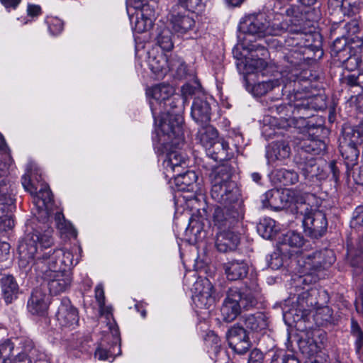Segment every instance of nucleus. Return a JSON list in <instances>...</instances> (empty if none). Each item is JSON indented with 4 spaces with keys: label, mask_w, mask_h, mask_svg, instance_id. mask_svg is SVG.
I'll list each match as a JSON object with an SVG mask.
<instances>
[{
    "label": "nucleus",
    "mask_w": 363,
    "mask_h": 363,
    "mask_svg": "<svg viewBox=\"0 0 363 363\" xmlns=\"http://www.w3.org/2000/svg\"><path fill=\"white\" fill-rule=\"evenodd\" d=\"M38 172L30 170L22 177L21 183L24 189L33 197V217L27 223V234L18 247L19 254L18 267L25 273L30 271V263L43 261L44 264L54 269L71 270L79 262L74 258V252H80V247L71 250L56 249L46 251L54 244L53 230L50 225V218L53 211V196L48 185L38 178Z\"/></svg>",
    "instance_id": "obj_1"
},
{
    "label": "nucleus",
    "mask_w": 363,
    "mask_h": 363,
    "mask_svg": "<svg viewBox=\"0 0 363 363\" xmlns=\"http://www.w3.org/2000/svg\"><path fill=\"white\" fill-rule=\"evenodd\" d=\"M162 118L159 124V129H156L158 137V143L165 154L162 166L167 177H171L172 174L182 172L187 166L186 157L177 149L184 143L182 130V116L175 114L172 121L167 123Z\"/></svg>",
    "instance_id": "obj_2"
},
{
    "label": "nucleus",
    "mask_w": 363,
    "mask_h": 363,
    "mask_svg": "<svg viewBox=\"0 0 363 363\" xmlns=\"http://www.w3.org/2000/svg\"><path fill=\"white\" fill-rule=\"evenodd\" d=\"M282 16L281 23L286 24L281 29V33L289 30L290 34L284 40V43L289 52L287 58L289 60L296 54L295 60H290L292 63L298 64L304 60V52L308 46L309 38H311L310 32L306 30L308 26V22L304 19V15L298 6H290L284 13H278Z\"/></svg>",
    "instance_id": "obj_3"
},
{
    "label": "nucleus",
    "mask_w": 363,
    "mask_h": 363,
    "mask_svg": "<svg viewBox=\"0 0 363 363\" xmlns=\"http://www.w3.org/2000/svg\"><path fill=\"white\" fill-rule=\"evenodd\" d=\"M146 94L149 98L150 108L157 125L156 129H159V124L162 118H165L167 123H170L169 121H172L173 116L175 114L182 116L180 112L184 99L179 95L174 94L173 86L165 84H157L148 88Z\"/></svg>",
    "instance_id": "obj_4"
},
{
    "label": "nucleus",
    "mask_w": 363,
    "mask_h": 363,
    "mask_svg": "<svg viewBox=\"0 0 363 363\" xmlns=\"http://www.w3.org/2000/svg\"><path fill=\"white\" fill-rule=\"evenodd\" d=\"M282 82L284 83V86L281 89V91L283 94H287L289 100L288 106L281 103H277L269 108L271 113L281 114L284 112L285 109L293 108L292 113L294 117L300 118L303 121V124H304L306 118L311 116V114H308L307 112L311 109L317 108L315 101L318 99V97L308 94L306 91V86H305L303 91L296 90L291 93V88L292 86L297 88L300 84L299 81L290 80L289 83H285L284 80H282Z\"/></svg>",
    "instance_id": "obj_5"
},
{
    "label": "nucleus",
    "mask_w": 363,
    "mask_h": 363,
    "mask_svg": "<svg viewBox=\"0 0 363 363\" xmlns=\"http://www.w3.org/2000/svg\"><path fill=\"white\" fill-rule=\"evenodd\" d=\"M230 169L226 165L213 169L210 174L211 196L213 200L220 204L233 205L235 202H242L239 200L236 184L230 179Z\"/></svg>",
    "instance_id": "obj_6"
},
{
    "label": "nucleus",
    "mask_w": 363,
    "mask_h": 363,
    "mask_svg": "<svg viewBox=\"0 0 363 363\" xmlns=\"http://www.w3.org/2000/svg\"><path fill=\"white\" fill-rule=\"evenodd\" d=\"M282 16L278 13H269L266 18L263 13L250 14L245 16L240 23V29L244 33L258 38L266 35H277L286 24L281 23Z\"/></svg>",
    "instance_id": "obj_7"
},
{
    "label": "nucleus",
    "mask_w": 363,
    "mask_h": 363,
    "mask_svg": "<svg viewBox=\"0 0 363 363\" xmlns=\"http://www.w3.org/2000/svg\"><path fill=\"white\" fill-rule=\"evenodd\" d=\"M34 270L38 276H42L47 283L50 293L53 295H58L67 292L71 287L73 277L71 270L54 269L44 264L43 261H35L30 263V271Z\"/></svg>",
    "instance_id": "obj_8"
},
{
    "label": "nucleus",
    "mask_w": 363,
    "mask_h": 363,
    "mask_svg": "<svg viewBox=\"0 0 363 363\" xmlns=\"http://www.w3.org/2000/svg\"><path fill=\"white\" fill-rule=\"evenodd\" d=\"M257 297V293L249 289L240 292L237 288L230 289L220 308L223 320L227 323L233 321L240 314L241 308H247L256 305Z\"/></svg>",
    "instance_id": "obj_9"
},
{
    "label": "nucleus",
    "mask_w": 363,
    "mask_h": 363,
    "mask_svg": "<svg viewBox=\"0 0 363 363\" xmlns=\"http://www.w3.org/2000/svg\"><path fill=\"white\" fill-rule=\"evenodd\" d=\"M8 164L0 161V232L6 231L14 226L11 212L13 208L11 185L6 182Z\"/></svg>",
    "instance_id": "obj_10"
},
{
    "label": "nucleus",
    "mask_w": 363,
    "mask_h": 363,
    "mask_svg": "<svg viewBox=\"0 0 363 363\" xmlns=\"http://www.w3.org/2000/svg\"><path fill=\"white\" fill-rule=\"evenodd\" d=\"M303 289L304 291L298 294L295 301H294L295 297L286 301V306L291 304V308L288 311L284 308V315H291L294 320H299L306 317L317 303L318 291L315 288Z\"/></svg>",
    "instance_id": "obj_11"
},
{
    "label": "nucleus",
    "mask_w": 363,
    "mask_h": 363,
    "mask_svg": "<svg viewBox=\"0 0 363 363\" xmlns=\"http://www.w3.org/2000/svg\"><path fill=\"white\" fill-rule=\"evenodd\" d=\"M292 203L305 205V198L299 192L286 189L281 191L272 189L267 191L262 199L264 208H271L274 211H280L289 206Z\"/></svg>",
    "instance_id": "obj_12"
},
{
    "label": "nucleus",
    "mask_w": 363,
    "mask_h": 363,
    "mask_svg": "<svg viewBox=\"0 0 363 363\" xmlns=\"http://www.w3.org/2000/svg\"><path fill=\"white\" fill-rule=\"evenodd\" d=\"M223 207H217L214 210L213 221L218 230H226L233 228L243 219L244 210L242 202L232 204H223Z\"/></svg>",
    "instance_id": "obj_13"
},
{
    "label": "nucleus",
    "mask_w": 363,
    "mask_h": 363,
    "mask_svg": "<svg viewBox=\"0 0 363 363\" xmlns=\"http://www.w3.org/2000/svg\"><path fill=\"white\" fill-rule=\"evenodd\" d=\"M321 252H316L313 254L305 255L298 259L295 262L298 264L300 269L298 272L300 275L294 279V287L298 289L301 284L309 285L316 281V278L313 276V270H316L322 267H325L327 263L323 264L320 262Z\"/></svg>",
    "instance_id": "obj_14"
},
{
    "label": "nucleus",
    "mask_w": 363,
    "mask_h": 363,
    "mask_svg": "<svg viewBox=\"0 0 363 363\" xmlns=\"http://www.w3.org/2000/svg\"><path fill=\"white\" fill-rule=\"evenodd\" d=\"M110 333L106 334L99 343L94 357L100 361L113 362L121 353V337L117 328H109Z\"/></svg>",
    "instance_id": "obj_15"
},
{
    "label": "nucleus",
    "mask_w": 363,
    "mask_h": 363,
    "mask_svg": "<svg viewBox=\"0 0 363 363\" xmlns=\"http://www.w3.org/2000/svg\"><path fill=\"white\" fill-rule=\"evenodd\" d=\"M301 213L303 215V226L306 234L313 238L322 237L328 227L325 215L320 211L309 209L308 206Z\"/></svg>",
    "instance_id": "obj_16"
},
{
    "label": "nucleus",
    "mask_w": 363,
    "mask_h": 363,
    "mask_svg": "<svg viewBox=\"0 0 363 363\" xmlns=\"http://www.w3.org/2000/svg\"><path fill=\"white\" fill-rule=\"evenodd\" d=\"M192 299L198 308L208 309L220 298L213 290V286L207 279H198L192 288Z\"/></svg>",
    "instance_id": "obj_17"
},
{
    "label": "nucleus",
    "mask_w": 363,
    "mask_h": 363,
    "mask_svg": "<svg viewBox=\"0 0 363 363\" xmlns=\"http://www.w3.org/2000/svg\"><path fill=\"white\" fill-rule=\"evenodd\" d=\"M316 145L317 142L311 141L305 151L295 158L298 169L301 171V173L305 179L309 180L313 179L314 177H318L320 172V169L316 163L315 160L311 155H306V152H309L310 151L313 152V154L318 153L314 147Z\"/></svg>",
    "instance_id": "obj_18"
},
{
    "label": "nucleus",
    "mask_w": 363,
    "mask_h": 363,
    "mask_svg": "<svg viewBox=\"0 0 363 363\" xmlns=\"http://www.w3.org/2000/svg\"><path fill=\"white\" fill-rule=\"evenodd\" d=\"M240 46L244 49L249 51L251 57H247L245 58V69L247 74L251 72H259L262 70L265 67V62L259 57V55H255V52H259L261 56H264L267 51L262 46L259 45H248L247 39H245L240 43Z\"/></svg>",
    "instance_id": "obj_19"
},
{
    "label": "nucleus",
    "mask_w": 363,
    "mask_h": 363,
    "mask_svg": "<svg viewBox=\"0 0 363 363\" xmlns=\"http://www.w3.org/2000/svg\"><path fill=\"white\" fill-rule=\"evenodd\" d=\"M57 320L62 328H74L79 322L78 311L67 298H63L56 314Z\"/></svg>",
    "instance_id": "obj_20"
},
{
    "label": "nucleus",
    "mask_w": 363,
    "mask_h": 363,
    "mask_svg": "<svg viewBox=\"0 0 363 363\" xmlns=\"http://www.w3.org/2000/svg\"><path fill=\"white\" fill-rule=\"evenodd\" d=\"M304 238L300 233L289 231L282 235L279 242V250L284 256L292 257L298 254L304 244Z\"/></svg>",
    "instance_id": "obj_21"
},
{
    "label": "nucleus",
    "mask_w": 363,
    "mask_h": 363,
    "mask_svg": "<svg viewBox=\"0 0 363 363\" xmlns=\"http://www.w3.org/2000/svg\"><path fill=\"white\" fill-rule=\"evenodd\" d=\"M227 339L230 347L239 354L247 352L250 347L246 330L241 326L235 325L229 329Z\"/></svg>",
    "instance_id": "obj_22"
},
{
    "label": "nucleus",
    "mask_w": 363,
    "mask_h": 363,
    "mask_svg": "<svg viewBox=\"0 0 363 363\" xmlns=\"http://www.w3.org/2000/svg\"><path fill=\"white\" fill-rule=\"evenodd\" d=\"M155 18L154 8L148 4H143L135 13L134 30L138 33L149 30L152 27Z\"/></svg>",
    "instance_id": "obj_23"
},
{
    "label": "nucleus",
    "mask_w": 363,
    "mask_h": 363,
    "mask_svg": "<svg viewBox=\"0 0 363 363\" xmlns=\"http://www.w3.org/2000/svg\"><path fill=\"white\" fill-rule=\"evenodd\" d=\"M240 243V236L230 229L218 230L216 236V247L221 252L233 251Z\"/></svg>",
    "instance_id": "obj_24"
},
{
    "label": "nucleus",
    "mask_w": 363,
    "mask_h": 363,
    "mask_svg": "<svg viewBox=\"0 0 363 363\" xmlns=\"http://www.w3.org/2000/svg\"><path fill=\"white\" fill-rule=\"evenodd\" d=\"M191 116L193 120L199 124H206L211 120V106L203 97L194 99L191 106Z\"/></svg>",
    "instance_id": "obj_25"
},
{
    "label": "nucleus",
    "mask_w": 363,
    "mask_h": 363,
    "mask_svg": "<svg viewBox=\"0 0 363 363\" xmlns=\"http://www.w3.org/2000/svg\"><path fill=\"white\" fill-rule=\"evenodd\" d=\"M49 303V296L41 289H35L28 302V309L33 315H43Z\"/></svg>",
    "instance_id": "obj_26"
},
{
    "label": "nucleus",
    "mask_w": 363,
    "mask_h": 363,
    "mask_svg": "<svg viewBox=\"0 0 363 363\" xmlns=\"http://www.w3.org/2000/svg\"><path fill=\"white\" fill-rule=\"evenodd\" d=\"M291 155V147L285 140L272 143L267 148L266 156L269 163L282 162L289 158Z\"/></svg>",
    "instance_id": "obj_27"
},
{
    "label": "nucleus",
    "mask_w": 363,
    "mask_h": 363,
    "mask_svg": "<svg viewBox=\"0 0 363 363\" xmlns=\"http://www.w3.org/2000/svg\"><path fill=\"white\" fill-rule=\"evenodd\" d=\"M176 189L179 191H195L197 190L196 181L198 177L193 171H187L185 173L180 172L172 175Z\"/></svg>",
    "instance_id": "obj_28"
},
{
    "label": "nucleus",
    "mask_w": 363,
    "mask_h": 363,
    "mask_svg": "<svg viewBox=\"0 0 363 363\" xmlns=\"http://www.w3.org/2000/svg\"><path fill=\"white\" fill-rule=\"evenodd\" d=\"M174 32L178 35H182L191 30L195 25V21L189 13H178L172 14L170 19Z\"/></svg>",
    "instance_id": "obj_29"
},
{
    "label": "nucleus",
    "mask_w": 363,
    "mask_h": 363,
    "mask_svg": "<svg viewBox=\"0 0 363 363\" xmlns=\"http://www.w3.org/2000/svg\"><path fill=\"white\" fill-rule=\"evenodd\" d=\"M147 64L157 79L163 78L169 72L168 57L162 53L155 54L150 52L148 54Z\"/></svg>",
    "instance_id": "obj_30"
},
{
    "label": "nucleus",
    "mask_w": 363,
    "mask_h": 363,
    "mask_svg": "<svg viewBox=\"0 0 363 363\" xmlns=\"http://www.w3.org/2000/svg\"><path fill=\"white\" fill-rule=\"evenodd\" d=\"M224 269L228 279L236 281L246 277L248 264L244 260H231L224 264Z\"/></svg>",
    "instance_id": "obj_31"
},
{
    "label": "nucleus",
    "mask_w": 363,
    "mask_h": 363,
    "mask_svg": "<svg viewBox=\"0 0 363 363\" xmlns=\"http://www.w3.org/2000/svg\"><path fill=\"white\" fill-rule=\"evenodd\" d=\"M242 320L245 328L253 332H261L268 326L267 318L261 312L243 315Z\"/></svg>",
    "instance_id": "obj_32"
},
{
    "label": "nucleus",
    "mask_w": 363,
    "mask_h": 363,
    "mask_svg": "<svg viewBox=\"0 0 363 363\" xmlns=\"http://www.w3.org/2000/svg\"><path fill=\"white\" fill-rule=\"evenodd\" d=\"M229 144L223 138L218 139L213 145L206 150V154L216 161L229 160L233 152H229Z\"/></svg>",
    "instance_id": "obj_33"
},
{
    "label": "nucleus",
    "mask_w": 363,
    "mask_h": 363,
    "mask_svg": "<svg viewBox=\"0 0 363 363\" xmlns=\"http://www.w3.org/2000/svg\"><path fill=\"white\" fill-rule=\"evenodd\" d=\"M329 5L339 9L344 15L352 16L359 12L363 7L362 0H329Z\"/></svg>",
    "instance_id": "obj_34"
},
{
    "label": "nucleus",
    "mask_w": 363,
    "mask_h": 363,
    "mask_svg": "<svg viewBox=\"0 0 363 363\" xmlns=\"http://www.w3.org/2000/svg\"><path fill=\"white\" fill-rule=\"evenodd\" d=\"M197 138L206 151L219 139L216 129L210 125L201 126L198 131Z\"/></svg>",
    "instance_id": "obj_35"
},
{
    "label": "nucleus",
    "mask_w": 363,
    "mask_h": 363,
    "mask_svg": "<svg viewBox=\"0 0 363 363\" xmlns=\"http://www.w3.org/2000/svg\"><path fill=\"white\" fill-rule=\"evenodd\" d=\"M281 80L278 78H276L267 81H262L255 84L252 88V91L254 94L257 96L264 95L268 91L279 87L281 84H284L282 80H284L285 83H289L290 80L289 81L288 77L284 76L283 73H281Z\"/></svg>",
    "instance_id": "obj_36"
},
{
    "label": "nucleus",
    "mask_w": 363,
    "mask_h": 363,
    "mask_svg": "<svg viewBox=\"0 0 363 363\" xmlns=\"http://www.w3.org/2000/svg\"><path fill=\"white\" fill-rule=\"evenodd\" d=\"M2 292L6 303H11L17 298L18 286L13 277L6 276L2 279Z\"/></svg>",
    "instance_id": "obj_37"
},
{
    "label": "nucleus",
    "mask_w": 363,
    "mask_h": 363,
    "mask_svg": "<svg viewBox=\"0 0 363 363\" xmlns=\"http://www.w3.org/2000/svg\"><path fill=\"white\" fill-rule=\"evenodd\" d=\"M257 233L264 239H271L277 232L274 220L270 218H264L260 220L257 226Z\"/></svg>",
    "instance_id": "obj_38"
},
{
    "label": "nucleus",
    "mask_w": 363,
    "mask_h": 363,
    "mask_svg": "<svg viewBox=\"0 0 363 363\" xmlns=\"http://www.w3.org/2000/svg\"><path fill=\"white\" fill-rule=\"evenodd\" d=\"M275 179L284 186L296 184L298 181V175L294 170L286 169H277L274 172Z\"/></svg>",
    "instance_id": "obj_39"
},
{
    "label": "nucleus",
    "mask_w": 363,
    "mask_h": 363,
    "mask_svg": "<svg viewBox=\"0 0 363 363\" xmlns=\"http://www.w3.org/2000/svg\"><path fill=\"white\" fill-rule=\"evenodd\" d=\"M318 301L313 307V308L309 312L311 313L313 310L315 309L314 320L318 325H324L325 323H329L332 320L333 311L328 306H320L317 307Z\"/></svg>",
    "instance_id": "obj_40"
},
{
    "label": "nucleus",
    "mask_w": 363,
    "mask_h": 363,
    "mask_svg": "<svg viewBox=\"0 0 363 363\" xmlns=\"http://www.w3.org/2000/svg\"><path fill=\"white\" fill-rule=\"evenodd\" d=\"M55 220L57 228L61 233L69 234L72 236H76L77 233L73 228L72 224L65 219L64 215L62 212L57 211L55 213Z\"/></svg>",
    "instance_id": "obj_41"
},
{
    "label": "nucleus",
    "mask_w": 363,
    "mask_h": 363,
    "mask_svg": "<svg viewBox=\"0 0 363 363\" xmlns=\"http://www.w3.org/2000/svg\"><path fill=\"white\" fill-rule=\"evenodd\" d=\"M157 42L163 50H171L174 46L171 31L168 28L162 30L157 35Z\"/></svg>",
    "instance_id": "obj_42"
},
{
    "label": "nucleus",
    "mask_w": 363,
    "mask_h": 363,
    "mask_svg": "<svg viewBox=\"0 0 363 363\" xmlns=\"http://www.w3.org/2000/svg\"><path fill=\"white\" fill-rule=\"evenodd\" d=\"M169 71L176 73L178 77H182L186 74V65L183 60L176 55L168 58Z\"/></svg>",
    "instance_id": "obj_43"
},
{
    "label": "nucleus",
    "mask_w": 363,
    "mask_h": 363,
    "mask_svg": "<svg viewBox=\"0 0 363 363\" xmlns=\"http://www.w3.org/2000/svg\"><path fill=\"white\" fill-rule=\"evenodd\" d=\"M347 136L350 138L352 143L357 144L362 143L363 140V121L352 127L350 131L347 133Z\"/></svg>",
    "instance_id": "obj_44"
},
{
    "label": "nucleus",
    "mask_w": 363,
    "mask_h": 363,
    "mask_svg": "<svg viewBox=\"0 0 363 363\" xmlns=\"http://www.w3.org/2000/svg\"><path fill=\"white\" fill-rule=\"evenodd\" d=\"M351 333L356 337L355 346L357 351L359 352L363 344V332L354 319L351 320Z\"/></svg>",
    "instance_id": "obj_45"
},
{
    "label": "nucleus",
    "mask_w": 363,
    "mask_h": 363,
    "mask_svg": "<svg viewBox=\"0 0 363 363\" xmlns=\"http://www.w3.org/2000/svg\"><path fill=\"white\" fill-rule=\"evenodd\" d=\"M201 227L198 223H194V220L191 218L189 224L186 229V235L189 236V241L191 242H196L199 240V235L201 233Z\"/></svg>",
    "instance_id": "obj_46"
},
{
    "label": "nucleus",
    "mask_w": 363,
    "mask_h": 363,
    "mask_svg": "<svg viewBox=\"0 0 363 363\" xmlns=\"http://www.w3.org/2000/svg\"><path fill=\"white\" fill-rule=\"evenodd\" d=\"M21 351L20 352L27 353V355L35 359L38 356V350L35 347L33 342L30 339H23L20 342Z\"/></svg>",
    "instance_id": "obj_47"
},
{
    "label": "nucleus",
    "mask_w": 363,
    "mask_h": 363,
    "mask_svg": "<svg viewBox=\"0 0 363 363\" xmlns=\"http://www.w3.org/2000/svg\"><path fill=\"white\" fill-rule=\"evenodd\" d=\"M47 23L50 33L53 35L60 34L63 30V22L57 17H48Z\"/></svg>",
    "instance_id": "obj_48"
},
{
    "label": "nucleus",
    "mask_w": 363,
    "mask_h": 363,
    "mask_svg": "<svg viewBox=\"0 0 363 363\" xmlns=\"http://www.w3.org/2000/svg\"><path fill=\"white\" fill-rule=\"evenodd\" d=\"M363 225V206H357L353 212L350 220V226L352 228H357Z\"/></svg>",
    "instance_id": "obj_49"
},
{
    "label": "nucleus",
    "mask_w": 363,
    "mask_h": 363,
    "mask_svg": "<svg viewBox=\"0 0 363 363\" xmlns=\"http://www.w3.org/2000/svg\"><path fill=\"white\" fill-rule=\"evenodd\" d=\"M13 350V345L9 340H6L0 343V359L3 360L10 357Z\"/></svg>",
    "instance_id": "obj_50"
},
{
    "label": "nucleus",
    "mask_w": 363,
    "mask_h": 363,
    "mask_svg": "<svg viewBox=\"0 0 363 363\" xmlns=\"http://www.w3.org/2000/svg\"><path fill=\"white\" fill-rule=\"evenodd\" d=\"M302 352L308 356H313L319 351L317 344L313 342H308L305 346H301Z\"/></svg>",
    "instance_id": "obj_51"
},
{
    "label": "nucleus",
    "mask_w": 363,
    "mask_h": 363,
    "mask_svg": "<svg viewBox=\"0 0 363 363\" xmlns=\"http://www.w3.org/2000/svg\"><path fill=\"white\" fill-rule=\"evenodd\" d=\"M270 363H299V362L293 355H284L283 357L274 356Z\"/></svg>",
    "instance_id": "obj_52"
},
{
    "label": "nucleus",
    "mask_w": 363,
    "mask_h": 363,
    "mask_svg": "<svg viewBox=\"0 0 363 363\" xmlns=\"http://www.w3.org/2000/svg\"><path fill=\"white\" fill-rule=\"evenodd\" d=\"M176 1L188 10H194L201 4V0H176Z\"/></svg>",
    "instance_id": "obj_53"
},
{
    "label": "nucleus",
    "mask_w": 363,
    "mask_h": 363,
    "mask_svg": "<svg viewBox=\"0 0 363 363\" xmlns=\"http://www.w3.org/2000/svg\"><path fill=\"white\" fill-rule=\"evenodd\" d=\"M263 359L262 352L257 349H255L250 354L248 363H263Z\"/></svg>",
    "instance_id": "obj_54"
},
{
    "label": "nucleus",
    "mask_w": 363,
    "mask_h": 363,
    "mask_svg": "<svg viewBox=\"0 0 363 363\" xmlns=\"http://www.w3.org/2000/svg\"><path fill=\"white\" fill-rule=\"evenodd\" d=\"M311 38H309L308 46L307 47V50L305 51V52H304V55H303V56H305V55H306V52H307V51H311V49H310V46L311 45ZM286 48H287V47H286L285 43H284V45H283V51H282V52H283V53L284 54V58H285V60H286L289 63H290V64L291 65V66H293V67L298 66V65H300L303 62H304V61H305V60H306V57H304V60H302L300 63H298V64H294V63H292L291 62H290V61H291L290 60H291V59H293L294 60H295V57L296 56V54H294V57H291V58L289 60V59L287 58V56H286V55H287V53L289 52V49H287ZM306 58H308V56H306Z\"/></svg>",
    "instance_id": "obj_55"
},
{
    "label": "nucleus",
    "mask_w": 363,
    "mask_h": 363,
    "mask_svg": "<svg viewBox=\"0 0 363 363\" xmlns=\"http://www.w3.org/2000/svg\"><path fill=\"white\" fill-rule=\"evenodd\" d=\"M95 298L99 307H104L105 303V296L104 288L101 284H98L95 289Z\"/></svg>",
    "instance_id": "obj_56"
},
{
    "label": "nucleus",
    "mask_w": 363,
    "mask_h": 363,
    "mask_svg": "<svg viewBox=\"0 0 363 363\" xmlns=\"http://www.w3.org/2000/svg\"><path fill=\"white\" fill-rule=\"evenodd\" d=\"M205 341L207 343H212V347H213L214 350L217 351L218 348L220 346V339L213 332H210L206 335L205 337Z\"/></svg>",
    "instance_id": "obj_57"
},
{
    "label": "nucleus",
    "mask_w": 363,
    "mask_h": 363,
    "mask_svg": "<svg viewBox=\"0 0 363 363\" xmlns=\"http://www.w3.org/2000/svg\"><path fill=\"white\" fill-rule=\"evenodd\" d=\"M10 245L6 242H0V262L7 259L9 253Z\"/></svg>",
    "instance_id": "obj_58"
},
{
    "label": "nucleus",
    "mask_w": 363,
    "mask_h": 363,
    "mask_svg": "<svg viewBox=\"0 0 363 363\" xmlns=\"http://www.w3.org/2000/svg\"><path fill=\"white\" fill-rule=\"evenodd\" d=\"M35 360L27 355V353L19 352L14 359V363H32Z\"/></svg>",
    "instance_id": "obj_59"
},
{
    "label": "nucleus",
    "mask_w": 363,
    "mask_h": 363,
    "mask_svg": "<svg viewBox=\"0 0 363 363\" xmlns=\"http://www.w3.org/2000/svg\"><path fill=\"white\" fill-rule=\"evenodd\" d=\"M40 11H41V9L38 5L29 4L28 6L27 12H28V15L29 16H31V17L38 16V15H40Z\"/></svg>",
    "instance_id": "obj_60"
},
{
    "label": "nucleus",
    "mask_w": 363,
    "mask_h": 363,
    "mask_svg": "<svg viewBox=\"0 0 363 363\" xmlns=\"http://www.w3.org/2000/svg\"><path fill=\"white\" fill-rule=\"evenodd\" d=\"M0 2L7 9L9 8L15 9L20 4L21 0H0Z\"/></svg>",
    "instance_id": "obj_61"
},
{
    "label": "nucleus",
    "mask_w": 363,
    "mask_h": 363,
    "mask_svg": "<svg viewBox=\"0 0 363 363\" xmlns=\"http://www.w3.org/2000/svg\"><path fill=\"white\" fill-rule=\"evenodd\" d=\"M100 313L101 315H104L106 319H110L112 318V307L106 306L105 303H104V307H99Z\"/></svg>",
    "instance_id": "obj_62"
},
{
    "label": "nucleus",
    "mask_w": 363,
    "mask_h": 363,
    "mask_svg": "<svg viewBox=\"0 0 363 363\" xmlns=\"http://www.w3.org/2000/svg\"><path fill=\"white\" fill-rule=\"evenodd\" d=\"M192 88L189 84L184 85L182 88V91L184 95L186 94H191Z\"/></svg>",
    "instance_id": "obj_63"
},
{
    "label": "nucleus",
    "mask_w": 363,
    "mask_h": 363,
    "mask_svg": "<svg viewBox=\"0 0 363 363\" xmlns=\"http://www.w3.org/2000/svg\"><path fill=\"white\" fill-rule=\"evenodd\" d=\"M251 177L254 182L259 183L261 180L262 176L257 172H254L251 174Z\"/></svg>",
    "instance_id": "obj_64"
}]
</instances>
